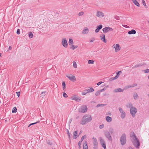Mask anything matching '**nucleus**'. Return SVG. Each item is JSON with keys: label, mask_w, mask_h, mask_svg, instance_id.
<instances>
[{"label": "nucleus", "mask_w": 149, "mask_h": 149, "mask_svg": "<svg viewBox=\"0 0 149 149\" xmlns=\"http://www.w3.org/2000/svg\"><path fill=\"white\" fill-rule=\"evenodd\" d=\"M29 36L30 38H32L33 37V35L31 32H29Z\"/></svg>", "instance_id": "33"}, {"label": "nucleus", "mask_w": 149, "mask_h": 149, "mask_svg": "<svg viewBox=\"0 0 149 149\" xmlns=\"http://www.w3.org/2000/svg\"><path fill=\"white\" fill-rule=\"evenodd\" d=\"M93 143L94 146L95 147H97V145H98V143L97 142V139L95 138H94V137H93Z\"/></svg>", "instance_id": "18"}, {"label": "nucleus", "mask_w": 149, "mask_h": 149, "mask_svg": "<svg viewBox=\"0 0 149 149\" xmlns=\"http://www.w3.org/2000/svg\"><path fill=\"white\" fill-rule=\"evenodd\" d=\"M89 31L87 27H85L82 31V33L83 34H87Z\"/></svg>", "instance_id": "16"}, {"label": "nucleus", "mask_w": 149, "mask_h": 149, "mask_svg": "<svg viewBox=\"0 0 149 149\" xmlns=\"http://www.w3.org/2000/svg\"><path fill=\"white\" fill-rule=\"evenodd\" d=\"M85 91H86V93H88L93 92L94 89L92 87H89L88 88L86 89Z\"/></svg>", "instance_id": "15"}, {"label": "nucleus", "mask_w": 149, "mask_h": 149, "mask_svg": "<svg viewBox=\"0 0 149 149\" xmlns=\"http://www.w3.org/2000/svg\"><path fill=\"white\" fill-rule=\"evenodd\" d=\"M118 110L120 113H121V118L122 119H123L125 117L126 114L125 112L124 111L122 108L119 107Z\"/></svg>", "instance_id": "8"}, {"label": "nucleus", "mask_w": 149, "mask_h": 149, "mask_svg": "<svg viewBox=\"0 0 149 149\" xmlns=\"http://www.w3.org/2000/svg\"><path fill=\"white\" fill-rule=\"evenodd\" d=\"M121 73L122 72L121 71H119L117 73L116 75L119 76V75L121 74Z\"/></svg>", "instance_id": "58"}, {"label": "nucleus", "mask_w": 149, "mask_h": 149, "mask_svg": "<svg viewBox=\"0 0 149 149\" xmlns=\"http://www.w3.org/2000/svg\"><path fill=\"white\" fill-rule=\"evenodd\" d=\"M136 33V31L134 29L132 30L131 31H129L128 32V33L130 35L132 34H135Z\"/></svg>", "instance_id": "23"}, {"label": "nucleus", "mask_w": 149, "mask_h": 149, "mask_svg": "<svg viewBox=\"0 0 149 149\" xmlns=\"http://www.w3.org/2000/svg\"><path fill=\"white\" fill-rule=\"evenodd\" d=\"M94 63V61L91 60H89L88 61V63L89 64H93Z\"/></svg>", "instance_id": "39"}, {"label": "nucleus", "mask_w": 149, "mask_h": 149, "mask_svg": "<svg viewBox=\"0 0 149 149\" xmlns=\"http://www.w3.org/2000/svg\"><path fill=\"white\" fill-rule=\"evenodd\" d=\"M120 141L121 144L124 145L126 143V135L125 134H123L120 137Z\"/></svg>", "instance_id": "3"}, {"label": "nucleus", "mask_w": 149, "mask_h": 149, "mask_svg": "<svg viewBox=\"0 0 149 149\" xmlns=\"http://www.w3.org/2000/svg\"><path fill=\"white\" fill-rule=\"evenodd\" d=\"M61 44L65 48H67L68 46L67 41L66 38H63L61 40Z\"/></svg>", "instance_id": "10"}, {"label": "nucleus", "mask_w": 149, "mask_h": 149, "mask_svg": "<svg viewBox=\"0 0 149 149\" xmlns=\"http://www.w3.org/2000/svg\"><path fill=\"white\" fill-rule=\"evenodd\" d=\"M131 87H132V85H131L127 86H126L125 87V88H126V89L129 88H131Z\"/></svg>", "instance_id": "51"}, {"label": "nucleus", "mask_w": 149, "mask_h": 149, "mask_svg": "<svg viewBox=\"0 0 149 149\" xmlns=\"http://www.w3.org/2000/svg\"><path fill=\"white\" fill-rule=\"evenodd\" d=\"M66 77L72 81L74 82L76 80V77L74 76H71L70 75H66Z\"/></svg>", "instance_id": "12"}, {"label": "nucleus", "mask_w": 149, "mask_h": 149, "mask_svg": "<svg viewBox=\"0 0 149 149\" xmlns=\"http://www.w3.org/2000/svg\"><path fill=\"white\" fill-rule=\"evenodd\" d=\"M17 111V109L16 107H14L12 110V112L13 113H16Z\"/></svg>", "instance_id": "35"}, {"label": "nucleus", "mask_w": 149, "mask_h": 149, "mask_svg": "<svg viewBox=\"0 0 149 149\" xmlns=\"http://www.w3.org/2000/svg\"><path fill=\"white\" fill-rule=\"evenodd\" d=\"M87 93H86V91H84L82 93V94L83 95H86V94H87Z\"/></svg>", "instance_id": "59"}, {"label": "nucleus", "mask_w": 149, "mask_h": 149, "mask_svg": "<svg viewBox=\"0 0 149 149\" xmlns=\"http://www.w3.org/2000/svg\"><path fill=\"white\" fill-rule=\"evenodd\" d=\"M45 92H42L40 94L41 96L42 97H44L45 95Z\"/></svg>", "instance_id": "38"}, {"label": "nucleus", "mask_w": 149, "mask_h": 149, "mask_svg": "<svg viewBox=\"0 0 149 149\" xmlns=\"http://www.w3.org/2000/svg\"><path fill=\"white\" fill-rule=\"evenodd\" d=\"M142 3L145 8H148V6L146 5L145 1L144 0H142Z\"/></svg>", "instance_id": "31"}, {"label": "nucleus", "mask_w": 149, "mask_h": 149, "mask_svg": "<svg viewBox=\"0 0 149 149\" xmlns=\"http://www.w3.org/2000/svg\"><path fill=\"white\" fill-rule=\"evenodd\" d=\"M77 137V134L76 131H75L73 133V138L74 139H76Z\"/></svg>", "instance_id": "27"}, {"label": "nucleus", "mask_w": 149, "mask_h": 149, "mask_svg": "<svg viewBox=\"0 0 149 149\" xmlns=\"http://www.w3.org/2000/svg\"><path fill=\"white\" fill-rule=\"evenodd\" d=\"M122 26L125 28H129V26L123 24Z\"/></svg>", "instance_id": "55"}, {"label": "nucleus", "mask_w": 149, "mask_h": 149, "mask_svg": "<svg viewBox=\"0 0 149 149\" xmlns=\"http://www.w3.org/2000/svg\"><path fill=\"white\" fill-rule=\"evenodd\" d=\"M47 143L49 145H51L52 144V143H51L49 140H47Z\"/></svg>", "instance_id": "47"}, {"label": "nucleus", "mask_w": 149, "mask_h": 149, "mask_svg": "<svg viewBox=\"0 0 149 149\" xmlns=\"http://www.w3.org/2000/svg\"><path fill=\"white\" fill-rule=\"evenodd\" d=\"M105 105L104 104H98L97 106V107H103Z\"/></svg>", "instance_id": "37"}, {"label": "nucleus", "mask_w": 149, "mask_h": 149, "mask_svg": "<svg viewBox=\"0 0 149 149\" xmlns=\"http://www.w3.org/2000/svg\"><path fill=\"white\" fill-rule=\"evenodd\" d=\"M104 125L103 124H102V125H100L99 126V128L100 129H102V128H103L104 127Z\"/></svg>", "instance_id": "50"}, {"label": "nucleus", "mask_w": 149, "mask_h": 149, "mask_svg": "<svg viewBox=\"0 0 149 149\" xmlns=\"http://www.w3.org/2000/svg\"><path fill=\"white\" fill-rule=\"evenodd\" d=\"M81 143L82 142H81V141H79L78 143V145L79 146V149H80L81 148Z\"/></svg>", "instance_id": "44"}, {"label": "nucleus", "mask_w": 149, "mask_h": 149, "mask_svg": "<svg viewBox=\"0 0 149 149\" xmlns=\"http://www.w3.org/2000/svg\"><path fill=\"white\" fill-rule=\"evenodd\" d=\"M102 28V25L100 24L97 27V29L95 30V31L96 33L98 32Z\"/></svg>", "instance_id": "17"}, {"label": "nucleus", "mask_w": 149, "mask_h": 149, "mask_svg": "<svg viewBox=\"0 0 149 149\" xmlns=\"http://www.w3.org/2000/svg\"><path fill=\"white\" fill-rule=\"evenodd\" d=\"M109 131L110 134L111 133V134H113L114 132V130L113 128L112 127H110L109 129Z\"/></svg>", "instance_id": "29"}, {"label": "nucleus", "mask_w": 149, "mask_h": 149, "mask_svg": "<svg viewBox=\"0 0 149 149\" xmlns=\"http://www.w3.org/2000/svg\"><path fill=\"white\" fill-rule=\"evenodd\" d=\"M108 87V86H106L105 87V88H107V87Z\"/></svg>", "instance_id": "63"}, {"label": "nucleus", "mask_w": 149, "mask_h": 149, "mask_svg": "<svg viewBox=\"0 0 149 149\" xmlns=\"http://www.w3.org/2000/svg\"><path fill=\"white\" fill-rule=\"evenodd\" d=\"M102 83V81H100L98 83H97V86H99Z\"/></svg>", "instance_id": "54"}, {"label": "nucleus", "mask_w": 149, "mask_h": 149, "mask_svg": "<svg viewBox=\"0 0 149 149\" xmlns=\"http://www.w3.org/2000/svg\"><path fill=\"white\" fill-rule=\"evenodd\" d=\"M137 84L136 83H135L132 85V87H133L136 86H137Z\"/></svg>", "instance_id": "52"}, {"label": "nucleus", "mask_w": 149, "mask_h": 149, "mask_svg": "<svg viewBox=\"0 0 149 149\" xmlns=\"http://www.w3.org/2000/svg\"><path fill=\"white\" fill-rule=\"evenodd\" d=\"M144 72L145 73H148L149 72V70L147 69L144 70Z\"/></svg>", "instance_id": "49"}, {"label": "nucleus", "mask_w": 149, "mask_h": 149, "mask_svg": "<svg viewBox=\"0 0 149 149\" xmlns=\"http://www.w3.org/2000/svg\"><path fill=\"white\" fill-rule=\"evenodd\" d=\"M12 49V47H11V46H9V49L10 50V49Z\"/></svg>", "instance_id": "62"}, {"label": "nucleus", "mask_w": 149, "mask_h": 149, "mask_svg": "<svg viewBox=\"0 0 149 149\" xmlns=\"http://www.w3.org/2000/svg\"><path fill=\"white\" fill-rule=\"evenodd\" d=\"M63 96L65 97L66 98L68 97V95L65 93H63Z\"/></svg>", "instance_id": "46"}, {"label": "nucleus", "mask_w": 149, "mask_h": 149, "mask_svg": "<svg viewBox=\"0 0 149 149\" xmlns=\"http://www.w3.org/2000/svg\"><path fill=\"white\" fill-rule=\"evenodd\" d=\"M132 1L135 5L138 7H140V5L139 3L136 0H132Z\"/></svg>", "instance_id": "22"}, {"label": "nucleus", "mask_w": 149, "mask_h": 149, "mask_svg": "<svg viewBox=\"0 0 149 149\" xmlns=\"http://www.w3.org/2000/svg\"><path fill=\"white\" fill-rule=\"evenodd\" d=\"M106 121L108 123H110L112 121V118L111 117L107 116L106 118Z\"/></svg>", "instance_id": "24"}, {"label": "nucleus", "mask_w": 149, "mask_h": 149, "mask_svg": "<svg viewBox=\"0 0 149 149\" xmlns=\"http://www.w3.org/2000/svg\"><path fill=\"white\" fill-rule=\"evenodd\" d=\"M86 135H85L83 136L82 137L81 139V141H81V142H82V141L84 139H85L86 138Z\"/></svg>", "instance_id": "36"}, {"label": "nucleus", "mask_w": 149, "mask_h": 149, "mask_svg": "<svg viewBox=\"0 0 149 149\" xmlns=\"http://www.w3.org/2000/svg\"><path fill=\"white\" fill-rule=\"evenodd\" d=\"M128 149H134L131 147H129L128 148Z\"/></svg>", "instance_id": "61"}, {"label": "nucleus", "mask_w": 149, "mask_h": 149, "mask_svg": "<svg viewBox=\"0 0 149 149\" xmlns=\"http://www.w3.org/2000/svg\"><path fill=\"white\" fill-rule=\"evenodd\" d=\"M63 89L64 91H65V83L64 81H63L62 83Z\"/></svg>", "instance_id": "30"}, {"label": "nucleus", "mask_w": 149, "mask_h": 149, "mask_svg": "<svg viewBox=\"0 0 149 149\" xmlns=\"http://www.w3.org/2000/svg\"><path fill=\"white\" fill-rule=\"evenodd\" d=\"M67 134H68V137L69 138V139H70V135L69 132L68 130V129H67Z\"/></svg>", "instance_id": "41"}, {"label": "nucleus", "mask_w": 149, "mask_h": 149, "mask_svg": "<svg viewBox=\"0 0 149 149\" xmlns=\"http://www.w3.org/2000/svg\"><path fill=\"white\" fill-rule=\"evenodd\" d=\"M16 93L18 97H19L20 95V92H17Z\"/></svg>", "instance_id": "57"}, {"label": "nucleus", "mask_w": 149, "mask_h": 149, "mask_svg": "<svg viewBox=\"0 0 149 149\" xmlns=\"http://www.w3.org/2000/svg\"><path fill=\"white\" fill-rule=\"evenodd\" d=\"M92 120V118L91 115H86L84 116L81 120V124L84 125L86 123H88Z\"/></svg>", "instance_id": "2"}, {"label": "nucleus", "mask_w": 149, "mask_h": 149, "mask_svg": "<svg viewBox=\"0 0 149 149\" xmlns=\"http://www.w3.org/2000/svg\"><path fill=\"white\" fill-rule=\"evenodd\" d=\"M133 97L134 99L135 100H136L138 99L139 97V96L137 93H135L133 94Z\"/></svg>", "instance_id": "25"}, {"label": "nucleus", "mask_w": 149, "mask_h": 149, "mask_svg": "<svg viewBox=\"0 0 149 149\" xmlns=\"http://www.w3.org/2000/svg\"><path fill=\"white\" fill-rule=\"evenodd\" d=\"M87 108L86 106L83 105L79 109V112L81 113H85L87 111Z\"/></svg>", "instance_id": "7"}, {"label": "nucleus", "mask_w": 149, "mask_h": 149, "mask_svg": "<svg viewBox=\"0 0 149 149\" xmlns=\"http://www.w3.org/2000/svg\"><path fill=\"white\" fill-rule=\"evenodd\" d=\"M127 107L130 108V109L132 107H134L132 106V104L129 103L127 105Z\"/></svg>", "instance_id": "32"}, {"label": "nucleus", "mask_w": 149, "mask_h": 149, "mask_svg": "<svg viewBox=\"0 0 149 149\" xmlns=\"http://www.w3.org/2000/svg\"><path fill=\"white\" fill-rule=\"evenodd\" d=\"M141 65L140 64H139L135 65L134 67H133V68H136L137 67H139V66H141Z\"/></svg>", "instance_id": "45"}, {"label": "nucleus", "mask_w": 149, "mask_h": 149, "mask_svg": "<svg viewBox=\"0 0 149 149\" xmlns=\"http://www.w3.org/2000/svg\"><path fill=\"white\" fill-rule=\"evenodd\" d=\"M112 47L114 49V51L115 52H119L121 49L120 47L118 44L116 45L114 44L112 46Z\"/></svg>", "instance_id": "5"}, {"label": "nucleus", "mask_w": 149, "mask_h": 149, "mask_svg": "<svg viewBox=\"0 0 149 149\" xmlns=\"http://www.w3.org/2000/svg\"><path fill=\"white\" fill-rule=\"evenodd\" d=\"M95 39L94 38H93L90 40V42H93L94 41Z\"/></svg>", "instance_id": "60"}, {"label": "nucleus", "mask_w": 149, "mask_h": 149, "mask_svg": "<svg viewBox=\"0 0 149 149\" xmlns=\"http://www.w3.org/2000/svg\"><path fill=\"white\" fill-rule=\"evenodd\" d=\"M96 16L99 18H101L104 17V15L103 12L98 11L97 12Z\"/></svg>", "instance_id": "11"}, {"label": "nucleus", "mask_w": 149, "mask_h": 149, "mask_svg": "<svg viewBox=\"0 0 149 149\" xmlns=\"http://www.w3.org/2000/svg\"><path fill=\"white\" fill-rule=\"evenodd\" d=\"M148 96L149 97V94H148Z\"/></svg>", "instance_id": "64"}, {"label": "nucleus", "mask_w": 149, "mask_h": 149, "mask_svg": "<svg viewBox=\"0 0 149 149\" xmlns=\"http://www.w3.org/2000/svg\"><path fill=\"white\" fill-rule=\"evenodd\" d=\"M84 14V13L83 11H81V12H80L79 14H78V15L79 16H82V15H83Z\"/></svg>", "instance_id": "43"}, {"label": "nucleus", "mask_w": 149, "mask_h": 149, "mask_svg": "<svg viewBox=\"0 0 149 149\" xmlns=\"http://www.w3.org/2000/svg\"><path fill=\"white\" fill-rule=\"evenodd\" d=\"M100 142L102 146L105 149L106 148V146L104 140L102 138H100Z\"/></svg>", "instance_id": "13"}, {"label": "nucleus", "mask_w": 149, "mask_h": 149, "mask_svg": "<svg viewBox=\"0 0 149 149\" xmlns=\"http://www.w3.org/2000/svg\"><path fill=\"white\" fill-rule=\"evenodd\" d=\"M104 134L105 137L109 141H111L112 140V138L110 132L107 131H105L104 132Z\"/></svg>", "instance_id": "6"}, {"label": "nucleus", "mask_w": 149, "mask_h": 149, "mask_svg": "<svg viewBox=\"0 0 149 149\" xmlns=\"http://www.w3.org/2000/svg\"><path fill=\"white\" fill-rule=\"evenodd\" d=\"M71 99L72 100H75L77 102H79L81 100V98L80 97H77L76 96H74L71 97Z\"/></svg>", "instance_id": "14"}, {"label": "nucleus", "mask_w": 149, "mask_h": 149, "mask_svg": "<svg viewBox=\"0 0 149 149\" xmlns=\"http://www.w3.org/2000/svg\"><path fill=\"white\" fill-rule=\"evenodd\" d=\"M83 146L84 149H88L87 143L86 141H85L83 143Z\"/></svg>", "instance_id": "21"}, {"label": "nucleus", "mask_w": 149, "mask_h": 149, "mask_svg": "<svg viewBox=\"0 0 149 149\" xmlns=\"http://www.w3.org/2000/svg\"><path fill=\"white\" fill-rule=\"evenodd\" d=\"M39 121H38V122H36L34 123H31V124H29V125L28 127H30L32 125L35 124H36V123H39Z\"/></svg>", "instance_id": "34"}, {"label": "nucleus", "mask_w": 149, "mask_h": 149, "mask_svg": "<svg viewBox=\"0 0 149 149\" xmlns=\"http://www.w3.org/2000/svg\"><path fill=\"white\" fill-rule=\"evenodd\" d=\"M17 34H19L20 33V31L19 29H18L17 31Z\"/></svg>", "instance_id": "53"}, {"label": "nucleus", "mask_w": 149, "mask_h": 149, "mask_svg": "<svg viewBox=\"0 0 149 149\" xmlns=\"http://www.w3.org/2000/svg\"><path fill=\"white\" fill-rule=\"evenodd\" d=\"M137 112L136 109L134 107H132L130 109V112L132 117H134L136 115V114Z\"/></svg>", "instance_id": "4"}, {"label": "nucleus", "mask_w": 149, "mask_h": 149, "mask_svg": "<svg viewBox=\"0 0 149 149\" xmlns=\"http://www.w3.org/2000/svg\"><path fill=\"white\" fill-rule=\"evenodd\" d=\"M124 91V90L121 88H118L117 89H115L113 91L114 93H117L118 92H123Z\"/></svg>", "instance_id": "19"}, {"label": "nucleus", "mask_w": 149, "mask_h": 149, "mask_svg": "<svg viewBox=\"0 0 149 149\" xmlns=\"http://www.w3.org/2000/svg\"><path fill=\"white\" fill-rule=\"evenodd\" d=\"M113 30V29L112 28L109 27L107 26L104 28L102 29V31L103 33H107L108 32L110 31H112Z\"/></svg>", "instance_id": "9"}, {"label": "nucleus", "mask_w": 149, "mask_h": 149, "mask_svg": "<svg viewBox=\"0 0 149 149\" xmlns=\"http://www.w3.org/2000/svg\"><path fill=\"white\" fill-rule=\"evenodd\" d=\"M130 137L131 140L133 145L137 148H138L139 146V141L134 132L131 133Z\"/></svg>", "instance_id": "1"}, {"label": "nucleus", "mask_w": 149, "mask_h": 149, "mask_svg": "<svg viewBox=\"0 0 149 149\" xmlns=\"http://www.w3.org/2000/svg\"><path fill=\"white\" fill-rule=\"evenodd\" d=\"M78 46L77 45H73L70 46V48L74 50L75 49H76L78 47Z\"/></svg>", "instance_id": "28"}, {"label": "nucleus", "mask_w": 149, "mask_h": 149, "mask_svg": "<svg viewBox=\"0 0 149 149\" xmlns=\"http://www.w3.org/2000/svg\"><path fill=\"white\" fill-rule=\"evenodd\" d=\"M100 92L99 90L97 91L95 93V95L96 96H99L100 94Z\"/></svg>", "instance_id": "40"}, {"label": "nucleus", "mask_w": 149, "mask_h": 149, "mask_svg": "<svg viewBox=\"0 0 149 149\" xmlns=\"http://www.w3.org/2000/svg\"><path fill=\"white\" fill-rule=\"evenodd\" d=\"M74 43V42L73 40L72 39H69L68 44L69 45L71 46Z\"/></svg>", "instance_id": "26"}, {"label": "nucleus", "mask_w": 149, "mask_h": 149, "mask_svg": "<svg viewBox=\"0 0 149 149\" xmlns=\"http://www.w3.org/2000/svg\"><path fill=\"white\" fill-rule=\"evenodd\" d=\"M119 77L118 75H116L115 77L113 78V79H116L118 78Z\"/></svg>", "instance_id": "56"}, {"label": "nucleus", "mask_w": 149, "mask_h": 149, "mask_svg": "<svg viewBox=\"0 0 149 149\" xmlns=\"http://www.w3.org/2000/svg\"><path fill=\"white\" fill-rule=\"evenodd\" d=\"M101 39L104 43H106L107 41L105 39V35L104 34H103L102 36H100Z\"/></svg>", "instance_id": "20"}, {"label": "nucleus", "mask_w": 149, "mask_h": 149, "mask_svg": "<svg viewBox=\"0 0 149 149\" xmlns=\"http://www.w3.org/2000/svg\"><path fill=\"white\" fill-rule=\"evenodd\" d=\"M106 90V88L105 87H104L103 89L99 90V91L100 92H102Z\"/></svg>", "instance_id": "48"}, {"label": "nucleus", "mask_w": 149, "mask_h": 149, "mask_svg": "<svg viewBox=\"0 0 149 149\" xmlns=\"http://www.w3.org/2000/svg\"><path fill=\"white\" fill-rule=\"evenodd\" d=\"M73 66L75 68H77V64L75 62H73Z\"/></svg>", "instance_id": "42"}]
</instances>
